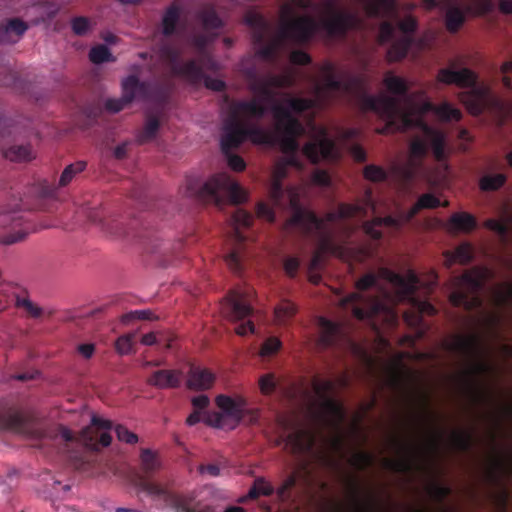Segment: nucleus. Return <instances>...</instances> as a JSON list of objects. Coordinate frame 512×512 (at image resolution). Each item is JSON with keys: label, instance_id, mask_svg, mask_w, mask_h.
I'll return each instance as SVG.
<instances>
[{"label": "nucleus", "instance_id": "54", "mask_svg": "<svg viewBox=\"0 0 512 512\" xmlns=\"http://www.w3.org/2000/svg\"><path fill=\"white\" fill-rule=\"evenodd\" d=\"M321 408L327 415L336 421H342L345 416L342 405L332 397L322 400Z\"/></svg>", "mask_w": 512, "mask_h": 512}, {"label": "nucleus", "instance_id": "35", "mask_svg": "<svg viewBox=\"0 0 512 512\" xmlns=\"http://www.w3.org/2000/svg\"><path fill=\"white\" fill-rule=\"evenodd\" d=\"M214 380V374L208 369L192 366L187 376V387L195 391L208 390L212 387Z\"/></svg>", "mask_w": 512, "mask_h": 512}, {"label": "nucleus", "instance_id": "22", "mask_svg": "<svg viewBox=\"0 0 512 512\" xmlns=\"http://www.w3.org/2000/svg\"><path fill=\"white\" fill-rule=\"evenodd\" d=\"M367 215V208L360 204H346L341 203L337 210L328 212L325 216V220L321 219L322 226L312 230L311 232H306L300 225L290 223V218L286 222V228L290 227H298L304 235H311L314 232L321 231L324 228L325 222H335L337 220L350 219L354 217H365ZM315 216L319 219V217L315 214Z\"/></svg>", "mask_w": 512, "mask_h": 512}, {"label": "nucleus", "instance_id": "21", "mask_svg": "<svg viewBox=\"0 0 512 512\" xmlns=\"http://www.w3.org/2000/svg\"><path fill=\"white\" fill-rule=\"evenodd\" d=\"M411 107L408 110L402 108V111L406 113H410L415 118H422V115L432 112L439 119L445 122L449 121H459L462 117V113L458 108H455L448 102H443L439 105L434 104L430 100H424L419 107H415L413 102L409 104Z\"/></svg>", "mask_w": 512, "mask_h": 512}, {"label": "nucleus", "instance_id": "38", "mask_svg": "<svg viewBox=\"0 0 512 512\" xmlns=\"http://www.w3.org/2000/svg\"><path fill=\"white\" fill-rule=\"evenodd\" d=\"M28 25L19 18L9 19L0 25V43H15L26 32Z\"/></svg>", "mask_w": 512, "mask_h": 512}, {"label": "nucleus", "instance_id": "62", "mask_svg": "<svg viewBox=\"0 0 512 512\" xmlns=\"http://www.w3.org/2000/svg\"><path fill=\"white\" fill-rule=\"evenodd\" d=\"M430 496L438 503L442 504L451 494V488L440 483H432L429 487Z\"/></svg>", "mask_w": 512, "mask_h": 512}, {"label": "nucleus", "instance_id": "15", "mask_svg": "<svg viewBox=\"0 0 512 512\" xmlns=\"http://www.w3.org/2000/svg\"><path fill=\"white\" fill-rule=\"evenodd\" d=\"M255 144H271L274 136L260 127H248L244 122L233 120L231 123H224L223 126V147H239L246 139Z\"/></svg>", "mask_w": 512, "mask_h": 512}, {"label": "nucleus", "instance_id": "8", "mask_svg": "<svg viewBox=\"0 0 512 512\" xmlns=\"http://www.w3.org/2000/svg\"><path fill=\"white\" fill-rule=\"evenodd\" d=\"M488 270L474 268L455 277L449 301L455 307L472 311L482 307L481 292L488 278Z\"/></svg>", "mask_w": 512, "mask_h": 512}, {"label": "nucleus", "instance_id": "12", "mask_svg": "<svg viewBox=\"0 0 512 512\" xmlns=\"http://www.w3.org/2000/svg\"><path fill=\"white\" fill-rule=\"evenodd\" d=\"M112 429L113 423L110 420L94 415L90 425L82 429L77 437L70 429L62 425L57 428L55 437L60 438L67 445L80 442L90 450L99 451L111 444L112 437L110 432Z\"/></svg>", "mask_w": 512, "mask_h": 512}, {"label": "nucleus", "instance_id": "63", "mask_svg": "<svg viewBox=\"0 0 512 512\" xmlns=\"http://www.w3.org/2000/svg\"><path fill=\"white\" fill-rule=\"evenodd\" d=\"M225 262L229 269L235 274H241L243 271L242 255L238 249L232 250L225 257Z\"/></svg>", "mask_w": 512, "mask_h": 512}, {"label": "nucleus", "instance_id": "24", "mask_svg": "<svg viewBox=\"0 0 512 512\" xmlns=\"http://www.w3.org/2000/svg\"><path fill=\"white\" fill-rule=\"evenodd\" d=\"M302 153L313 164H317L322 159H334L336 157L335 143L323 130L319 138L303 146Z\"/></svg>", "mask_w": 512, "mask_h": 512}, {"label": "nucleus", "instance_id": "34", "mask_svg": "<svg viewBox=\"0 0 512 512\" xmlns=\"http://www.w3.org/2000/svg\"><path fill=\"white\" fill-rule=\"evenodd\" d=\"M397 448L404 454L400 459L392 460L386 459L384 461L385 467L389 470L398 473H407L412 469V454L414 453V447L408 443L399 439L393 440Z\"/></svg>", "mask_w": 512, "mask_h": 512}, {"label": "nucleus", "instance_id": "37", "mask_svg": "<svg viewBox=\"0 0 512 512\" xmlns=\"http://www.w3.org/2000/svg\"><path fill=\"white\" fill-rule=\"evenodd\" d=\"M181 20V8L177 3H172L163 12L161 19V32L165 37H171L178 32Z\"/></svg>", "mask_w": 512, "mask_h": 512}, {"label": "nucleus", "instance_id": "47", "mask_svg": "<svg viewBox=\"0 0 512 512\" xmlns=\"http://www.w3.org/2000/svg\"><path fill=\"white\" fill-rule=\"evenodd\" d=\"M160 125L161 123L158 116L148 114L142 130L136 136L137 142L139 144H144L153 140L159 131Z\"/></svg>", "mask_w": 512, "mask_h": 512}, {"label": "nucleus", "instance_id": "13", "mask_svg": "<svg viewBox=\"0 0 512 512\" xmlns=\"http://www.w3.org/2000/svg\"><path fill=\"white\" fill-rule=\"evenodd\" d=\"M136 487L153 499L171 506L175 512H215L213 506L196 502L190 496L176 494L145 476L138 477Z\"/></svg>", "mask_w": 512, "mask_h": 512}, {"label": "nucleus", "instance_id": "56", "mask_svg": "<svg viewBox=\"0 0 512 512\" xmlns=\"http://www.w3.org/2000/svg\"><path fill=\"white\" fill-rule=\"evenodd\" d=\"M349 462L357 470L364 471L373 465L374 456L370 452L358 451L352 455Z\"/></svg>", "mask_w": 512, "mask_h": 512}, {"label": "nucleus", "instance_id": "32", "mask_svg": "<svg viewBox=\"0 0 512 512\" xmlns=\"http://www.w3.org/2000/svg\"><path fill=\"white\" fill-rule=\"evenodd\" d=\"M183 373L180 370L161 369L154 371L147 383L158 389H175L180 387Z\"/></svg>", "mask_w": 512, "mask_h": 512}, {"label": "nucleus", "instance_id": "60", "mask_svg": "<svg viewBox=\"0 0 512 512\" xmlns=\"http://www.w3.org/2000/svg\"><path fill=\"white\" fill-rule=\"evenodd\" d=\"M89 59L94 64H102L112 60V54L105 45H97L92 47L89 52Z\"/></svg>", "mask_w": 512, "mask_h": 512}, {"label": "nucleus", "instance_id": "57", "mask_svg": "<svg viewBox=\"0 0 512 512\" xmlns=\"http://www.w3.org/2000/svg\"><path fill=\"white\" fill-rule=\"evenodd\" d=\"M274 313L279 323H285L295 315L296 307L292 302L288 300H282L275 307Z\"/></svg>", "mask_w": 512, "mask_h": 512}, {"label": "nucleus", "instance_id": "61", "mask_svg": "<svg viewBox=\"0 0 512 512\" xmlns=\"http://www.w3.org/2000/svg\"><path fill=\"white\" fill-rule=\"evenodd\" d=\"M363 175L365 179L371 182H383L388 178V173L386 170L374 164L365 166Z\"/></svg>", "mask_w": 512, "mask_h": 512}, {"label": "nucleus", "instance_id": "4", "mask_svg": "<svg viewBox=\"0 0 512 512\" xmlns=\"http://www.w3.org/2000/svg\"><path fill=\"white\" fill-rule=\"evenodd\" d=\"M366 13L383 17L395 10V0H362ZM357 17L348 9L341 8L335 0H323L317 30L322 29L329 37H343L357 25Z\"/></svg>", "mask_w": 512, "mask_h": 512}, {"label": "nucleus", "instance_id": "30", "mask_svg": "<svg viewBox=\"0 0 512 512\" xmlns=\"http://www.w3.org/2000/svg\"><path fill=\"white\" fill-rule=\"evenodd\" d=\"M212 39L213 38L209 32L205 31L192 34L188 41L195 49L197 56H199L200 61L208 71L217 72L220 69V64L213 58L207 49Z\"/></svg>", "mask_w": 512, "mask_h": 512}, {"label": "nucleus", "instance_id": "40", "mask_svg": "<svg viewBox=\"0 0 512 512\" xmlns=\"http://www.w3.org/2000/svg\"><path fill=\"white\" fill-rule=\"evenodd\" d=\"M244 22L253 30L255 41L263 42L269 30V23L265 17L255 10H248L244 15Z\"/></svg>", "mask_w": 512, "mask_h": 512}, {"label": "nucleus", "instance_id": "16", "mask_svg": "<svg viewBox=\"0 0 512 512\" xmlns=\"http://www.w3.org/2000/svg\"><path fill=\"white\" fill-rule=\"evenodd\" d=\"M249 76L253 77V81L250 84V90L257 93L262 103L279 104L275 101V92L273 88H289L295 83V79L291 74H269L264 78H257L253 71L249 72ZM273 106H271L272 108Z\"/></svg>", "mask_w": 512, "mask_h": 512}, {"label": "nucleus", "instance_id": "39", "mask_svg": "<svg viewBox=\"0 0 512 512\" xmlns=\"http://www.w3.org/2000/svg\"><path fill=\"white\" fill-rule=\"evenodd\" d=\"M0 428L25 433L27 429L26 418L22 412L9 408L4 412H0Z\"/></svg>", "mask_w": 512, "mask_h": 512}, {"label": "nucleus", "instance_id": "44", "mask_svg": "<svg viewBox=\"0 0 512 512\" xmlns=\"http://www.w3.org/2000/svg\"><path fill=\"white\" fill-rule=\"evenodd\" d=\"M474 249L469 242H463L458 245L454 251L445 252L446 262L449 266L454 263L462 265L468 264L473 260Z\"/></svg>", "mask_w": 512, "mask_h": 512}, {"label": "nucleus", "instance_id": "27", "mask_svg": "<svg viewBox=\"0 0 512 512\" xmlns=\"http://www.w3.org/2000/svg\"><path fill=\"white\" fill-rule=\"evenodd\" d=\"M447 349L450 352L456 353L466 360H475L481 351V341L478 335H458L447 343Z\"/></svg>", "mask_w": 512, "mask_h": 512}, {"label": "nucleus", "instance_id": "33", "mask_svg": "<svg viewBox=\"0 0 512 512\" xmlns=\"http://www.w3.org/2000/svg\"><path fill=\"white\" fill-rule=\"evenodd\" d=\"M134 75L126 77L122 81V96L120 98H110L105 101V109L111 113H117L136 99L133 86L135 87Z\"/></svg>", "mask_w": 512, "mask_h": 512}, {"label": "nucleus", "instance_id": "55", "mask_svg": "<svg viewBox=\"0 0 512 512\" xmlns=\"http://www.w3.org/2000/svg\"><path fill=\"white\" fill-rule=\"evenodd\" d=\"M86 168V162L84 161H77L75 163H72L68 165L62 172L60 179H59V186L64 187L68 185L72 179L82 171H84Z\"/></svg>", "mask_w": 512, "mask_h": 512}, {"label": "nucleus", "instance_id": "43", "mask_svg": "<svg viewBox=\"0 0 512 512\" xmlns=\"http://www.w3.org/2000/svg\"><path fill=\"white\" fill-rule=\"evenodd\" d=\"M320 328V344L324 347H331L336 345L338 337L341 333L340 325L322 317L320 318Z\"/></svg>", "mask_w": 512, "mask_h": 512}, {"label": "nucleus", "instance_id": "46", "mask_svg": "<svg viewBox=\"0 0 512 512\" xmlns=\"http://www.w3.org/2000/svg\"><path fill=\"white\" fill-rule=\"evenodd\" d=\"M275 489L270 482L263 477H257L248 493L239 499L240 503L246 502L247 500H255L260 496H271L274 494Z\"/></svg>", "mask_w": 512, "mask_h": 512}, {"label": "nucleus", "instance_id": "58", "mask_svg": "<svg viewBox=\"0 0 512 512\" xmlns=\"http://www.w3.org/2000/svg\"><path fill=\"white\" fill-rule=\"evenodd\" d=\"M236 148L237 147H229L227 149H224L223 136L221 137V150L227 160L229 167L236 172H240L245 169L246 164L241 156L233 154L232 150Z\"/></svg>", "mask_w": 512, "mask_h": 512}, {"label": "nucleus", "instance_id": "10", "mask_svg": "<svg viewBox=\"0 0 512 512\" xmlns=\"http://www.w3.org/2000/svg\"><path fill=\"white\" fill-rule=\"evenodd\" d=\"M378 286V276L374 273H367L356 282L357 292L350 293L341 301L343 307L351 306L352 313L358 320H370L380 313H386L393 319L395 315L388 310L386 304L378 297H365L361 292Z\"/></svg>", "mask_w": 512, "mask_h": 512}, {"label": "nucleus", "instance_id": "31", "mask_svg": "<svg viewBox=\"0 0 512 512\" xmlns=\"http://www.w3.org/2000/svg\"><path fill=\"white\" fill-rule=\"evenodd\" d=\"M379 275L395 286L405 298L412 297L416 292L418 279L414 273H410L408 277H404L389 268H381Z\"/></svg>", "mask_w": 512, "mask_h": 512}, {"label": "nucleus", "instance_id": "51", "mask_svg": "<svg viewBox=\"0 0 512 512\" xmlns=\"http://www.w3.org/2000/svg\"><path fill=\"white\" fill-rule=\"evenodd\" d=\"M506 180V175L502 173L487 174L481 177L479 187L485 192L497 191L506 183Z\"/></svg>", "mask_w": 512, "mask_h": 512}, {"label": "nucleus", "instance_id": "19", "mask_svg": "<svg viewBox=\"0 0 512 512\" xmlns=\"http://www.w3.org/2000/svg\"><path fill=\"white\" fill-rule=\"evenodd\" d=\"M471 5L464 8L451 6L445 15V25L449 32L456 33L466 20V14L474 11L476 14L489 13L494 9L492 0H470Z\"/></svg>", "mask_w": 512, "mask_h": 512}, {"label": "nucleus", "instance_id": "29", "mask_svg": "<svg viewBox=\"0 0 512 512\" xmlns=\"http://www.w3.org/2000/svg\"><path fill=\"white\" fill-rule=\"evenodd\" d=\"M383 83H384L385 87L387 88V90L393 95L391 97L397 99L398 102H400V99L398 97L403 98V100L407 104H411L412 101L414 100V97L409 95L410 87H409L408 82L404 78L396 76L392 72H387L383 79ZM367 96H369V95L365 94L362 96V99H361L362 107L365 110L373 112V110L366 108L364 105V98ZM373 96L376 97L375 95H373ZM379 97H387V96L380 95ZM399 105H401V103H399ZM400 108L402 109V106H400ZM374 113H375V111H374ZM376 114L379 116V114L377 112H376Z\"/></svg>", "mask_w": 512, "mask_h": 512}, {"label": "nucleus", "instance_id": "50", "mask_svg": "<svg viewBox=\"0 0 512 512\" xmlns=\"http://www.w3.org/2000/svg\"><path fill=\"white\" fill-rule=\"evenodd\" d=\"M4 156L11 161H29L33 158V151L29 144L13 145L4 151Z\"/></svg>", "mask_w": 512, "mask_h": 512}, {"label": "nucleus", "instance_id": "20", "mask_svg": "<svg viewBox=\"0 0 512 512\" xmlns=\"http://www.w3.org/2000/svg\"><path fill=\"white\" fill-rule=\"evenodd\" d=\"M346 487L350 512H381V504L373 493L367 492L365 497L362 496V488L356 478L346 479Z\"/></svg>", "mask_w": 512, "mask_h": 512}, {"label": "nucleus", "instance_id": "2", "mask_svg": "<svg viewBox=\"0 0 512 512\" xmlns=\"http://www.w3.org/2000/svg\"><path fill=\"white\" fill-rule=\"evenodd\" d=\"M322 82L315 86V98H301L287 95L282 104L290 114H302L314 108L324 107L332 101V94L341 92L351 94L363 88L365 80L362 76L343 73L338 75L333 63L326 62L320 68Z\"/></svg>", "mask_w": 512, "mask_h": 512}, {"label": "nucleus", "instance_id": "3", "mask_svg": "<svg viewBox=\"0 0 512 512\" xmlns=\"http://www.w3.org/2000/svg\"><path fill=\"white\" fill-rule=\"evenodd\" d=\"M293 167L288 159L281 158L274 166L271 183L269 186V198L273 205L280 209H291L290 223L300 225L306 232H311L322 226V221L315 213L306 210L300 202V189L296 186L284 188L282 181L288 175V168Z\"/></svg>", "mask_w": 512, "mask_h": 512}, {"label": "nucleus", "instance_id": "25", "mask_svg": "<svg viewBox=\"0 0 512 512\" xmlns=\"http://www.w3.org/2000/svg\"><path fill=\"white\" fill-rule=\"evenodd\" d=\"M250 295L249 291L233 290L229 293L227 314L231 321H242L253 314Z\"/></svg>", "mask_w": 512, "mask_h": 512}, {"label": "nucleus", "instance_id": "41", "mask_svg": "<svg viewBox=\"0 0 512 512\" xmlns=\"http://www.w3.org/2000/svg\"><path fill=\"white\" fill-rule=\"evenodd\" d=\"M450 230L469 233L477 227L476 218L467 212H456L448 220Z\"/></svg>", "mask_w": 512, "mask_h": 512}, {"label": "nucleus", "instance_id": "14", "mask_svg": "<svg viewBox=\"0 0 512 512\" xmlns=\"http://www.w3.org/2000/svg\"><path fill=\"white\" fill-rule=\"evenodd\" d=\"M160 59L168 63L172 71L185 78L191 84H200L204 79V70H208L200 61L199 56L185 62L181 61V52L169 43H162L157 47Z\"/></svg>", "mask_w": 512, "mask_h": 512}, {"label": "nucleus", "instance_id": "11", "mask_svg": "<svg viewBox=\"0 0 512 512\" xmlns=\"http://www.w3.org/2000/svg\"><path fill=\"white\" fill-rule=\"evenodd\" d=\"M439 198L430 193L421 195L410 209L404 211L399 210L395 216L375 217L371 221L363 223V230L371 239L379 241L382 239V232L379 229L382 226H387L399 230L405 224L409 223L422 209H433L441 206Z\"/></svg>", "mask_w": 512, "mask_h": 512}, {"label": "nucleus", "instance_id": "53", "mask_svg": "<svg viewBox=\"0 0 512 512\" xmlns=\"http://www.w3.org/2000/svg\"><path fill=\"white\" fill-rule=\"evenodd\" d=\"M451 438H452L454 447L461 452H467L472 448L473 437H472V434L468 431H464V430L453 431Z\"/></svg>", "mask_w": 512, "mask_h": 512}, {"label": "nucleus", "instance_id": "36", "mask_svg": "<svg viewBox=\"0 0 512 512\" xmlns=\"http://www.w3.org/2000/svg\"><path fill=\"white\" fill-rule=\"evenodd\" d=\"M216 404L227 416L239 422L244 416L247 403L242 397L234 399L226 395H219L216 397Z\"/></svg>", "mask_w": 512, "mask_h": 512}, {"label": "nucleus", "instance_id": "59", "mask_svg": "<svg viewBox=\"0 0 512 512\" xmlns=\"http://www.w3.org/2000/svg\"><path fill=\"white\" fill-rule=\"evenodd\" d=\"M134 333L121 335L115 342V349L120 355H129L135 353L134 350Z\"/></svg>", "mask_w": 512, "mask_h": 512}, {"label": "nucleus", "instance_id": "49", "mask_svg": "<svg viewBox=\"0 0 512 512\" xmlns=\"http://www.w3.org/2000/svg\"><path fill=\"white\" fill-rule=\"evenodd\" d=\"M141 469L146 475H150L160 468V461L156 452L149 448L141 449Z\"/></svg>", "mask_w": 512, "mask_h": 512}, {"label": "nucleus", "instance_id": "52", "mask_svg": "<svg viewBox=\"0 0 512 512\" xmlns=\"http://www.w3.org/2000/svg\"><path fill=\"white\" fill-rule=\"evenodd\" d=\"M312 387L315 394L322 401L331 397L330 395L336 388V383L333 380H321L319 377H314L312 380Z\"/></svg>", "mask_w": 512, "mask_h": 512}, {"label": "nucleus", "instance_id": "17", "mask_svg": "<svg viewBox=\"0 0 512 512\" xmlns=\"http://www.w3.org/2000/svg\"><path fill=\"white\" fill-rule=\"evenodd\" d=\"M0 225L4 229V233L0 235V243L4 245L22 241L30 230L21 212L14 209L0 213Z\"/></svg>", "mask_w": 512, "mask_h": 512}, {"label": "nucleus", "instance_id": "28", "mask_svg": "<svg viewBox=\"0 0 512 512\" xmlns=\"http://www.w3.org/2000/svg\"><path fill=\"white\" fill-rule=\"evenodd\" d=\"M134 81L136 82V85L135 87L133 86V89L136 98L152 101L160 105L167 102L169 98V90L166 86L149 81H140L135 75Z\"/></svg>", "mask_w": 512, "mask_h": 512}, {"label": "nucleus", "instance_id": "26", "mask_svg": "<svg viewBox=\"0 0 512 512\" xmlns=\"http://www.w3.org/2000/svg\"><path fill=\"white\" fill-rule=\"evenodd\" d=\"M315 434L310 429H296L285 436V446L295 456H302L310 453L315 445Z\"/></svg>", "mask_w": 512, "mask_h": 512}, {"label": "nucleus", "instance_id": "42", "mask_svg": "<svg viewBox=\"0 0 512 512\" xmlns=\"http://www.w3.org/2000/svg\"><path fill=\"white\" fill-rule=\"evenodd\" d=\"M196 18L201 22L203 29L207 32L223 27V21L217 14L213 5H205L198 10Z\"/></svg>", "mask_w": 512, "mask_h": 512}, {"label": "nucleus", "instance_id": "18", "mask_svg": "<svg viewBox=\"0 0 512 512\" xmlns=\"http://www.w3.org/2000/svg\"><path fill=\"white\" fill-rule=\"evenodd\" d=\"M399 30L404 34L403 37L394 40L387 51V60L389 62H397L404 59L413 44L412 35L418 27L415 17L407 15L397 24Z\"/></svg>", "mask_w": 512, "mask_h": 512}, {"label": "nucleus", "instance_id": "45", "mask_svg": "<svg viewBox=\"0 0 512 512\" xmlns=\"http://www.w3.org/2000/svg\"><path fill=\"white\" fill-rule=\"evenodd\" d=\"M233 235L239 244H242L246 240V236L242 233L241 228H248L253 223V216L251 213L243 210V209H237L233 216Z\"/></svg>", "mask_w": 512, "mask_h": 512}, {"label": "nucleus", "instance_id": "1", "mask_svg": "<svg viewBox=\"0 0 512 512\" xmlns=\"http://www.w3.org/2000/svg\"><path fill=\"white\" fill-rule=\"evenodd\" d=\"M364 105L366 108L377 112L385 122L382 127L376 129L378 134L388 135L417 128L429 139L435 159L438 162L446 160V137L444 133L429 126L424 119L415 118L412 114L402 111L397 99L367 96L364 98Z\"/></svg>", "mask_w": 512, "mask_h": 512}, {"label": "nucleus", "instance_id": "9", "mask_svg": "<svg viewBox=\"0 0 512 512\" xmlns=\"http://www.w3.org/2000/svg\"><path fill=\"white\" fill-rule=\"evenodd\" d=\"M436 80L446 85H456L460 88H471L470 92L464 93L462 101L474 114H480L486 106L488 91L484 88H477V75L469 68L455 70L454 63L450 67L439 69Z\"/></svg>", "mask_w": 512, "mask_h": 512}, {"label": "nucleus", "instance_id": "64", "mask_svg": "<svg viewBox=\"0 0 512 512\" xmlns=\"http://www.w3.org/2000/svg\"><path fill=\"white\" fill-rule=\"evenodd\" d=\"M16 305L23 308L26 314L31 318H39L43 313L42 308L28 298H17Z\"/></svg>", "mask_w": 512, "mask_h": 512}, {"label": "nucleus", "instance_id": "6", "mask_svg": "<svg viewBox=\"0 0 512 512\" xmlns=\"http://www.w3.org/2000/svg\"><path fill=\"white\" fill-rule=\"evenodd\" d=\"M281 23L277 33V39L262 47L259 55L267 60H273L278 54L281 44L290 41L295 44H304L312 39L317 32L316 20L308 15L295 16L291 4L285 3L280 9Z\"/></svg>", "mask_w": 512, "mask_h": 512}, {"label": "nucleus", "instance_id": "23", "mask_svg": "<svg viewBox=\"0 0 512 512\" xmlns=\"http://www.w3.org/2000/svg\"><path fill=\"white\" fill-rule=\"evenodd\" d=\"M268 111L267 106L259 99L239 100L232 103L230 107V115L224 123H231L233 120L243 122L242 117L262 119Z\"/></svg>", "mask_w": 512, "mask_h": 512}, {"label": "nucleus", "instance_id": "48", "mask_svg": "<svg viewBox=\"0 0 512 512\" xmlns=\"http://www.w3.org/2000/svg\"><path fill=\"white\" fill-rule=\"evenodd\" d=\"M428 141L426 137L416 136L409 144L410 160L413 164L421 163L428 153Z\"/></svg>", "mask_w": 512, "mask_h": 512}, {"label": "nucleus", "instance_id": "7", "mask_svg": "<svg viewBox=\"0 0 512 512\" xmlns=\"http://www.w3.org/2000/svg\"><path fill=\"white\" fill-rule=\"evenodd\" d=\"M273 118L275 119V130L279 136V142L284 159H288L294 168L303 169L298 152L300 145L297 138L304 134V127L295 115L281 104H274L272 107Z\"/></svg>", "mask_w": 512, "mask_h": 512}, {"label": "nucleus", "instance_id": "5", "mask_svg": "<svg viewBox=\"0 0 512 512\" xmlns=\"http://www.w3.org/2000/svg\"><path fill=\"white\" fill-rule=\"evenodd\" d=\"M181 192L185 197L204 203H214L217 206L226 201L240 204L247 200L246 191L227 173L215 174L205 182L197 177L188 176Z\"/></svg>", "mask_w": 512, "mask_h": 512}]
</instances>
